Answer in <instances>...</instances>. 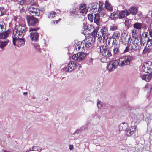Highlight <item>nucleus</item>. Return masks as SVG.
<instances>
[{
  "instance_id": "774afa93",
  "label": "nucleus",
  "mask_w": 152,
  "mask_h": 152,
  "mask_svg": "<svg viewBox=\"0 0 152 152\" xmlns=\"http://www.w3.org/2000/svg\"><path fill=\"white\" fill-rule=\"evenodd\" d=\"M151 16L152 17V11L151 12Z\"/></svg>"
},
{
  "instance_id": "393cba45",
  "label": "nucleus",
  "mask_w": 152,
  "mask_h": 152,
  "mask_svg": "<svg viewBox=\"0 0 152 152\" xmlns=\"http://www.w3.org/2000/svg\"><path fill=\"white\" fill-rule=\"evenodd\" d=\"M100 17L98 13L94 14V22L97 25L99 23V21Z\"/></svg>"
},
{
  "instance_id": "4d7b16f0",
  "label": "nucleus",
  "mask_w": 152,
  "mask_h": 152,
  "mask_svg": "<svg viewBox=\"0 0 152 152\" xmlns=\"http://www.w3.org/2000/svg\"><path fill=\"white\" fill-rule=\"evenodd\" d=\"M73 145H69V149L70 150H72L73 149Z\"/></svg>"
},
{
  "instance_id": "aec40b11",
  "label": "nucleus",
  "mask_w": 152,
  "mask_h": 152,
  "mask_svg": "<svg viewBox=\"0 0 152 152\" xmlns=\"http://www.w3.org/2000/svg\"><path fill=\"white\" fill-rule=\"evenodd\" d=\"M99 4L97 3H93L91 4V10L93 12H96L99 11Z\"/></svg>"
},
{
  "instance_id": "f8f14e48",
  "label": "nucleus",
  "mask_w": 152,
  "mask_h": 152,
  "mask_svg": "<svg viewBox=\"0 0 152 152\" xmlns=\"http://www.w3.org/2000/svg\"><path fill=\"white\" fill-rule=\"evenodd\" d=\"M26 19L29 26H36L38 24V19L34 17H30L27 18Z\"/></svg>"
},
{
  "instance_id": "dca6fc26",
  "label": "nucleus",
  "mask_w": 152,
  "mask_h": 152,
  "mask_svg": "<svg viewBox=\"0 0 152 152\" xmlns=\"http://www.w3.org/2000/svg\"><path fill=\"white\" fill-rule=\"evenodd\" d=\"M92 39V38L90 37L88 38L84 41H83L82 42L83 45L84 44V47L88 48L91 47L92 46L93 42Z\"/></svg>"
},
{
  "instance_id": "052dcab7",
  "label": "nucleus",
  "mask_w": 152,
  "mask_h": 152,
  "mask_svg": "<svg viewBox=\"0 0 152 152\" xmlns=\"http://www.w3.org/2000/svg\"><path fill=\"white\" fill-rule=\"evenodd\" d=\"M146 33H147V38L150 39L151 40V41L152 42V39L151 38H150V36H149V34L148 35V33H147V32H146Z\"/></svg>"
},
{
  "instance_id": "5fc2aeb1",
  "label": "nucleus",
  "mask_w": 152,
  "mask_h": 152,
  "mask_svg": "<svg viewBox=\"0 0 152 152\" xmlns=\"http://www.w3.org/2000/svg\"><path fill=\"white\" fill-rule=\"evenodd\" d=\"M82 132V130L81 129H78L75 131V132L74 133L75 134H78L79 133H81Z\"/></svg>"
},
{
  "instance_id": "423d86ee",
  "label": "nucleus",
  "mask_w": 152,
  "mask_h": 152,
  "mask_svg": "<svg viewBox=\"0 0 152 152\" xmlns=\"http://www.w3.org/2000/svg\"><path fill=\"white\" fill-rule=\"evenodd\" d=\"M100 53L103 56L109 57L112 56V53L107 46L106 45H102L100 48Z\"/></svg>"
},
{
  "instance_id": "72a5a7b5",
  "label": "nucleus",
  "mask_w": 152,
  "mask_h": 152,
  "mask_svg": "<svg viewBox=\"0 0 152 152\" xmlns=\"http://www.w3.org/2000/svg\"><path fill=\"white\" fill-rule=\"evenodd\" d=\"M142 25L141 23L136 22L133 24V27L138 29H140L142 27Z\"/></svg>"
},
{
  "instance_id": "8fccbe9b",
  "label": "nucleus",
  "mask_w": 152,
  "mask_h": 152,
  "mask_svg": "<svg viewBox=\"0 0 152 152\" xmlns=\"http://www.w3.org/2000/svg\"><path fill=\"white\" fill-rule=\"evenodd\" d=\"M92 33L94 36H95L97 37V31L96 30H95L93 28Z\"/></svg>"
},
{
  "instance_id": "13d9d810",
  "label": "nucleus",
  "mask_w": 152,
  "mask_h": 152,
  "mask_svg": "<svg viewBox=\"0 0 152 152\" xmlns=\"http://www.w3.org/2000/svg\"><path fill=\"white\" fill-rule=\"evenodd\" d=\"M34 151L33 150V149H32V148H30L28 150H27L26 151V152H29L30 151Z\"/></svg>"
},
{
  "instance_id": "4468645a",
  "label": "nucleus",
  "mask_w": 152,
  "mask_h": 152,
  "mask_svg": "<svg viewBox=\"0 0 152 152\" xmlns=\"http://www.w3.org/2000/svg\"><path fill=\"white\" fill-rule=\"evenodd\" d=\"M136 127L135 126H129L127 130L125 132V134L128 136H130L133 135L135 132Z\"/></svg>"
},
{
  "instance_id": "6e6552de",
  "label": "nucleus",
  "mask_w": 152,
  "mask_h": 152,
  "mask_svg": "<svg viewBox=\"0 0 152 152\" xmlns=\"http://www.w3.org/2000/svg\"><path fill=\"white\" fill-rule=\"evenodd\" d=\"M147 33L146 32L143 33L141 38L139 39L142 43L144 44L146 43L147 47H149L152 45V41L149 39L147 38Z\"/></svg>"
},
{
  "instance_id": "49530a36",
  "label": "nucleus",
  "mask_w": 152,
  "mask_h": 152,
  "mask_svg": "<svg viewBox=\"0 0 152 152\" xmlns=\"http://www.w3.org/2000/svg\"><path fill=\"white\" fill-rule=\"evenodd\" d=\"M132 34L133 37H135L136 35L137 30L135 29H134L132 31Z\"/></svg>"
},
{
  "instance_id": "4c0bfd02",
  "label": "nucleus",
  "mask_w": 152,
  "mask_h": 152,
  "mask_svg": "<svg viewBox=\"0 0 152 152\" xmlns=\"http://www.w3.org/2000/svg\"><path fill=\"white\" fill-rule=\"evenodd\" d=\"M98 4V8L99 10H103V4L102 2L100 1H99V3Z\"/></svg>"
},
{
  "instance_id": "a211bd4d",
  "label": "nucleus",
  "mask_w": 152,
  "mask_h": 152,
  "mask_svg": "<svg viewBox=\"0 0 152 152\" xmlns=\"http://www.w3.org/2000/svg\"><path fill=\"white\" fill-rule=\"evenodd\" d=\"M118 18L119 19H122L129 15V13L127 10H125L119 12V14H118Z\"/></svg>"
},
{
  "instance_id": "7c9ffc66",
  "label": "nucleus",
  "mask_w": 152,
  "mask_h": 152,
  "mask_svg": "<svg viewBox=\"0 0 152 152\" xmlns=\"http://www.w3.org/2000/svg\"><path fill=\"white\" fill-rule=\"evenodd\" d=\"M110 41H111V42L112 43V45L111 46V47H113L119 45L118 44L117 40L112 38H111V39H110Z\"/></svg>"
},
{
  "instance_id": "a878e982",
  "label": "nucleus",
  "mask_w": 152,
  "mask_h": 152,
  "mask_svg": "<svg viewBox=\"0 0 152 152\" xmlns=\"http://www.w3.org/2000/svg\"><path fill=\"white\" fill-rule=\"evenodd\" d=\"M82 47L83 49L84 48V46L82 42H79L76 44L75 47L77 50H79Z\"/></svg>"
},
{
  "instance_id": "9d476101",
  "label": "nucleus",
  "mask_w": 152,
  "mask_h": 152,
  "mask_svg": "<svg viewBox=\"0 0 152 152\" xmlns=\"http://www.w3.org/2000/svg\"><path fill=\"white\" fill-rule=\"evenodd\" d=\"M86 56V54L83 53H78L73 55L72 58L75 61L81 62L83 61V59Z\"/></svg>"
},
{
  "instance_id": "9b49d317",
  "label": "nucleus",
  "mask_w": 152,
  "mask_h": 152,
  "mask_svg": "<svg viewBox=\"0 0 152 152\" xmlns=\"http://www.w3.org/2000/svg\"><path fill=\"white\" fill-rule=\"evenodd\" d=\"M77 67V65L76 63L73 61H70L66 68L65 69V70L67 72H71L72 71L74 70Z\"/></svg>"
},
{
  "instance_id": "4be33fe9",
  "label": "nucleus",
  "mask_w": 152,
  "mask_h": 152,
  "mask_svg": "<svg viewBox=\"0 0 152 152\" xmlns=\"http://www.w3.org/2000/svg\"><path fill=\"white\" fill-rule=\"evenodd\" d=\"M83 28L84 29V30H85L86 31L87 30L88 31H90L91 29H93L94 28V27L93 26L90 25L89 26L88 25L86 22H85L83 23Z\"/></svg>"
},
{
  "instance_id": "473e14b6",
  "label": "nucleus",
  "mask_w": 152,
  "mask_h": 152,
  "mask_svg": "<svg viewBox=\"0 0 152 152\" xmlns=\"http://www.w3.org/2000/svg\"><path fill=\"white\" fill-rule=\"evenodd\" d=\"M6 13V9L3 7H0V16L4 15Z\"/></svg>"
},
{
  "instance_id": "680f3d73",
  "label": "nucleus",
  "mask_w": 152,
  "mask_h": 152,
  "mask_svg": "<svg viewBox=\"0 0 152 152\" xmlns=\"http://www.w3.org/2000/svg\"><path fill=\"white\" fill-rule=\"evenodd\" d=\"M129 19H126V20H125V22L126 23H128L129 22Z\"/></svg>"
},
{
  "instance_id": "6e6d98bb",
  "label": "nucleus",
  "mask_w": 152,
  "mask_h": 152,
  "mask_svg": "<svg viewBox=\"0 0 152 152\" xmlns=\"http://www.w3.org/2000/svg\"><path fill=\"white\" fill-rule=\"evenodd\" d=\"M129 46H126L125 50L124 51V53L127 52L129 51Z\"/></svg>"
},
{
  "instance_id": "bf43d9fd",
  "label": "nucleus",
  "mask_w": 152,
  "mask_h": 152,
  "mask_svg": "<svg viewBox=\"0 0 152 152\" xmlns=\"http://www.w3.org/2000/svg\"><path fill=\"white\" fill-rule=\"evenodd\" d=\"M149 36H150V37L152 39V31H149Z\"/></svg>"
},
{
  "instance_id": "a18cd8bd",
  "label": "nucleus",
  "mask_w": 152,
  "mask_h": 152,
  "mask_svg": "<svg viewBox=\"0 0 152 152\" xmlns=\"http://www.w3.org/2000/svg\"><path fill=\"white\" fill-rule=\"evenodd\" d=\"M98 41L99 42H101V41L102 40V39H103V37L102 36H101V35L100 34H98Z\"/></svg>"
},
{
  "instance_id": "09e8293b",
  "label": "nucleus",
  "mask_w": 152,
  "mask_h": 152,
  "mask_svg": "<svg viewBox=\"0 0 152 152\" xmlns=\"http://www.w3.org/2000/svg\"><path fill=\"white\" fill-rule=\"evenodd\" d=\"M26 0H22L18 2V4L20 5H22L26 3Z\"/></svg>"
},
{
  "instance_id": "69168bd1",
  "label": "nucleus",
  "mask_w": 152,
  "mask_h": 152,
  "mask_svg": "<svg viewBox=\"0 0 152 152\" xmlns=\"http://www.w3.org/2000/svg\"><path fill=\"white\" fill-rule=\"evenodd\" d=\"M3 152H10L9 151H6V150H3Z\"/></svg>"
},
{
  "instance_id": "f03ea898",
  "label": "nucleus",
  "mask_w": 152,
  "mask_h": 152,
  "mask_svg": "<svg viewBox=\"0 0 152 152\" xmlns=\"http://www.w3.org/2000/svg\"><path fill=\"white\" fill-rule=\"evenodd\" d=\"M142 69L144 72L148 74L141 75V78L142 80H144L146 82H148L152 78V64L151 63H145L142 65Z\"/></svg>"
},
{
  "instance_id": "7ed1b4c3",
  "label": "nucleus",
  "mask_w": 152,
  "mask_h": 152,
  "mask_svg": "<svg viewBox=\"0 0 152 152\" xmlns=\"http://www.w3.org/2000/svg\"><path fill=\"white\" fill-rule=\"evenodd\" d=\"M133 58L130 55H123L120 56L118 59L119 66L123 67L125 65H129Z\"/></svg>"
},
{
  "instance_id": "c9c22d12",
  "label": "nucleus",
  "mask_w": 152,
  "mask_h": 152,
  "mask_svg": "<svg viewBox=\"0 0 152 152\" xmlns=\"http://www.w3.org/2000/svg\"><path fill=\"white\" fill-rule=\"evenodd\" d=\"M98 11L99 12V13H98L100 17H103L105 15V11L104 9L101 10H99Z\"/></svg>"
},
{
  "instance_id": "2f4dec72",
  "label": "nucleus",
  "mask_w": 152,
  "mask_h": 152,
  "mask_svg": "<svg viewBox=\"0 0 152 152\" xmlns=\"http://www.w3.org/2000/svg\"><path fill=\"white\" fill-rule=\"evenodd\" d=\"M56 12L53 11H51L49 12L48 16V18L52 19L53 18L56 16Z\"/></svg>"
},
{
  "instance_id": "a19ab883",
  "label": "nucleus",
  "mask_w": 152,
  "mask_h": 152,
  "mask_svg": "<svg viewBox=\"0 0 152 152\" xmlns=\"http://www.w3.org/2000/svg\"><path fill=\"white\" fill-rule=\"evenodd\" d=\"M149 47L146 46L145 47L144 50L143 51L142 53H149L150 49L149 48H148V47Z\"/></svg>"
},
{
  "instance_id": "f704fd0d",
  "label": "nucleus",
  "mask_w": 152,
  "mask_h": 152,
  "mask_svg": "<svg viewBox=\"0 0 152 152\" xmlns=\"http://www.w3.org/2000/svg\"><path fill=\"white\" fill-rule=\"evenodd\" d=\"M8 42L7 41H0V48L2 49L3 48L5 47L8 44Z\"/></svg>"
},
{
  "instance_id": "bb28decb",
  "label": "nucleus",
  "mask_w": 152,
  "mask_h": 152,
  "mask_svg": "<svg viewBox=\"0 0 152 152\" xmlns=\"http://www.w3.org/2000/svg\"><path fill=\"white\" fill-rule=\"evenodd\" d=\"M6 25L5 23L3 21H0V28L2 31H6Z\"/></svg>"
},
{
  "instance_id": "de8ad7c7",
  "label": "nucleus",
  "mask_w": 152,
  "mask_h": 152,
  "mask_svg": "<svg viewBox=\"0 0 152 152\" xmlns=\"http://www.w3.org/2000/svg\"><path fill=\"white\" fill-rule=\"evenodd\" d=\"M150 116H152V108L150 107L147 111Z\"/></svg>"
},
{
  "instance_id": "c03bdc74",
  "label": "nucleus",
  "mask_w": 152,
  "mask_h": 152,
  "mask_svg": "<svg viewBox=\"0 0 152 152\" xmlns=\"http://www.w3.org/2000/svg\"><path fill=\"white\" fill-rule=\"evenodd\" d=\"M35 48L38 51H40V48L39 47V46L38 44L36 43L34 45Z\"/></svg>"
},
{
  "instance_id": "f257e3e1",
  "label": "nucleus",
  "mask_w": 152,
  "mask_h": 152,
  "mask_svg": "<svg viewBox=\"0 0 152 152\" xmlns=\"http://www.w3.org/2000/svg\"><path fill=\"white\" fill-rule=\"evenodd\" d=\"M27 29L25 26L19 25L15 26L13 30L12 36L14 45L19 47L24 45L25 39L23 37Z\"/></svg>"
},
{
  "instance_id": "c85d7f7f",
  "label": "nucleus",
  "mask_w": 152,
  "mask_h": 152,
  "mask_svg": "<svg viewBox=\"0 0 152 152\" xmlns=\"http://www.w3.org/2000/svg\"><path fill=\"white\" fill-rule=\"evenodd\" d=\"M120 36V33L119 32H115L113 34L111 38L118 40L119 37Z\"/></svg>"
},
{
  "instance_id": "e433bc0d",
  "label": "nucleus",
  "mask_w": 152,
  "mask_h": 152,
  "mask_svg": "<svg viewBox=\"0 0 152 152\" xmlns=\"http://www.w3.org/2000/svg\"><path fill=\"white\" fill-rule=\"evenodd\" d=\"M32 149H33L34 151H37L40 152L42 150V148L36 146H33L32 147Z\"/></svg>"
},
{
  "instance_id": "2eb2a0df",
  "label": "nucleus",
  "mask_w": 152,
  "mask_h": 152,
  "mask_svg": "<svg viewBox=\"0 0 152 152\" xmlns=\"http://www.w3.org/2000/svg\"><path fill=\"white\" fill-rule=\"evenodd\" d=\"M121 38L122 43L125 45H127L131 38L129 36L125 34H123Z\"/></svg>"
},
{
  "instance_id": "39448f33",
  "label": "nucleus",
  "mask_w": 152,
  "mask_h": 152,
  "mask_svg": "<svg viewBox=\"0 0 152 152\" xmlns=\"http://www.w3.org/2000/svg\"><path fill=\"white\" fill-rule=\"evenodd\" d=\"M39 29V27H31L29 28L30 33V38L32 41L35 42L38 40L39 34L37 31Z\"/></svg>"
},
{
  "instance_id": "1a4fd4ad",
  "label": "nucleus",
  "mask_w": 152,
  "mask_h": 152,
  "mask_svg": "<svg viewBox=\"0 0 152 152\" xmlns=\"http://www.w3.org/2000/svg\"><path fill=\"white\" fill-rule=\"evenodd\" d=\"M118 65L119 66L118 61L113 60L110 61L107 65V69L110 72L113 71L116 69Z\"/></svg>"
},
{
  "instance_id": "b1692460",
  "label": "nucleus",
  "mask_w": 152,
  "mask_h": 152,
  "mask_svg": "<svg viewBox=\"0 0 152 152\" xmlns=\"http://www.w3.org/2000/svg\"><path fill=\"white\" fill-rule=\"evenodd\" d=\"M129 12L130 13L133 15H135L138 12V10L136 7H132L129 9Z\"/></svg>"
},
{
  "instance_id": "37998d69",
  "label": "nucleus",
  "mask_w": 152,
  "mask_h": 152,
  "mask_svg": "<svg viewBox=\"0 0 152 152\" xmlns=\"http://www.w3.org/2000/svg\"><path fill=\"white\" fill-rule=\"evenodd\" d=\"M117 26L115 25H112L110 27V30L112 31H114L115 30H117Z\"/></svg>"
},
{
  "instance_id": "412c9836",
  "label": "nucleus",
  "mask_w": 152,
  "mask_h": 152,
  "mask_svg": "<svg viewBox=\"0 0 152 152\" xmlns=\"http://www.w3.org/2000/svg\"><path fill=\"white\" fill-rule=\"evenodd\" d=\"M79 9L76 7L71 9L70 11V14L71 15L74 16L77 14Z\"/></svg>"
},
{
  "instance_id": "864d4df0",
  "label": "nucleus",
  "mask_w": 152,
  "mask_h": 152,
  "mask_svg": "<svg viewBox=\"0 0 152 152\" xmlns=\"http://www.w3.org/2000/svg\"><path fill=\"white\" fill-rule=\"evenodd\" d=\"M101 61L103 63L106 62L107 61V58H103L101 59Z\"/></svg>"
},
{
  "instance_id": "c756f323",
  "label": "nucleus",
  "mask_w": 152,
  "mask_h": 152,
  "mask_svg": "<svg viewBox=\"0 0 152 152\" xmlns=\"http://www.w3.org/2000/svg\"><path fill=\"white\" fill-rule=\"evenodd\" d=\"M119 45L113 47V52L114 54H118L120 53Z\"/></svg>"
},
{
  "instance_id": "0eeeda50",
  "label": "nucleus",
  "mask_w": 152,
  "mask_h": 152,
  "mask_svg": "<svg viewBox=\"0 0 152 152\" xmlns=\"http://www.w3.org/2000/svg\"><path fill=\"white\" fill-rule=\"evenodd\" d=\"M33 2V1H31ZM28 10L29 13L33 16H39L40 15L39 10L34 4L33 3L28 8Z\"/></svg>"
},
{
  "instance_id": "20e7f679",
  "label": "nucleus",
  "mask_w": 152,
  "mask_h": 152,
  "mask_svg": "<svg viewBox=\"0 0 152 152\" xmlns=\"http://www.w3.org/2000/svg\"><path fill=\"white\" fill-rule=\"evenodd\" d=\"M141 46L140 41L137 38H135L134 40L132 39L130 43L129 46L132 50H139Z\"/></svg>"
},
{
  "instance_id": "ddd939ff",
  "label": "nucleus",
  "mask_w": 152,
  "mask_h": 152,
  "mask_svg": "<svg viewBox=\"0 0 152 152\" xmlns=\"http://www.w3.org/2000/svg\"><path fill=\"white\" fill-rule=\"evenodd\" d=\"M100 34L102 36L103 39V40H107L108 38V30L107 27H102L100 29Z\"/></svg>"
},
{
  "instance_id": "5701e85b",
  "label": "nucleus",
  "mask_w": 152,
  "mask_h": 152,
  "mask_svg": "<svg viewBox=\"0 0 152 152\" xmlns=\"http://www.w3.org/2000/svg\"><path fill=\"white\" fill-rule=\"evenodd\" d=\"M10 33L9 30L3 32L2 31L0 33V39H5L7 37L8 34Z\"/></svg>"
},
{
  "instance_id": "338daca9",
  "label": "nucleus",
  "mask_w": 152,
  "mask_h": 152,
  "mask_svg": "<svg viewBox=\"0 0 152 152\" xmlns=\"http://www.w3.org/2000/svg\"><path fill=\"white\" fill-rule=\"evenodd\" d=\"M23 11V7H22V8L21 9V12H22V11Z\"/></svg>"
},
{
  "instance_id": "58836bf2",
  "label": "nucleus",
  "mask_w": 152,
  "mask_h": 152,
  "mask_svg": "<svg viewBox=\"0 0 152 152\" xmlns=\"http://www.w3.org/2000/svg\"><path fill=\"white\" fill-rule=\"evenodd\" d=\"M88 18L89 20L91 22H92L94 20V15L92 14H89L88 15Z\"/></svg>"
},
{
  "instance_id": "cd10ccee",
  "label": "nucleus",
  "mask_w": 152,
  "mask_h": 152,
  "mask_svg": "<svg viewBox=\"0 0 152 152\" xmlns=\"http://www.w3.org/2000/svg\"><path fill=\"white\" fill-rule=\"evenodd\" d=\"M105 8L107 10L111 11L113 10V8L111 5L107 1L105 2V4L104 6Z\"/></svg>"
},
{
  "instance_id": "79ce46f5",
  "label": "nucleus",
  "mask_w": 152,
  "mask_h": 152,
  "mask_svg": "<svg viewBox=\"0 0 152 152\" xmlns=\"http://www.w3.org/2000/svg\"><path fill=\"white\" fill-rule=\"evenodd\" d=\"M111 16L113 18H118V14L116 13H111Z\"/></svg>"
},
{
  "instance_id": "f3484780",
  "label": "nucleus",
  "mask_w": 152,
  "mask_h": 152,
  "mask_svg": "<svg viewBox=\"0 0 152 152\" xmlns=\"http://www.w3.org/2000/svg\"><path fill=\"white\" fill-rule=\"evenodd\" d=\"M129 126L128 124L125 122H123L119 126V129L120 131H124L125 132L127 130Z\"/></svg>"
},
{
  "instance_id": "3c124183",
  "label": "nucleus",
  "mask_w": 152,
  "mask_h": 152,
  "mask_svg": "<svg viewBox=\"0 0 152 152\" xmlns=\"http://www.w3.org/2000/svg\"><path fill=\"white\" fill-rule=\"evenodd\" d=\"M111 39V38H109L107 39V40L106 41V43H107L108 45H109L110 46V42H111V41H110V39Z\"/></svg>"
},
{
  "instance_id": "6ab92c4d",
  "label": "nucleus",
  "mask_w": 152,
  "mask_h": 152,
  "mask_svg": "<svg viewBox=\"0 0 152 152\" xmlns=\"http://www.w3.org/2000/svg\"><path fill=\"white\" fill-rule=\"evenodd\" d=\"M79 10L80 13H85L86 14L88 12V10L86 9V7L85 4H81L79 7Z\"/></svg>"
},
{
  "instance_id": "e2e57ef3",
  "label": "nucleus",
  "mask_w": 152,
  "mask_h": 152,
  "mask_svg": "<svg viewBox=\"0 0 152 152\" xmlns=\"http://www.w3.org/2000/svg\"><path fill=\"white\" fill-rule=\"evenodd\" d=\"M23 94L24 95L26 96L27 95V92H24L23 93Z\"/></svg>"
},
{
  "instance_id": "603ef678",
  "label": "nucleus",
  "mask_w": 152,
  "mask_h": 152,
  "mask_svg": "<svg viewBox=\"0 0 152 152\" xmlns=\"http://www.w3.org/2000/svg\"><path fill=\"white\" fill-rule=\"evenodd\" d=\"M61 20V19L60 18L58 20H53V21H52L51 22V24H54L55 23V22H56V23L57 24L58 23V22L59 21H60Z\"/></svg>"
},
{
  "instance_id": "0e129e2a",
  "label": "nucleus",
  "mask_w": 152,
  "mask_h": 152,
  "mask_svg": "<svg viewBox=\"0 0 152 152\" xmlns=\"http://www.w3.org/2000/svg\"><path fill=\"white\" fill-rule=\"evenodd\" d=\"M150 27L152 31V23H151V24L150 25Z\"/></svg>"
},
{
  "instance_id": "ea45409f",
  "label": "nucleus",
  "mask_w": 152,
  "mask_h": 152,
  "mask_svg": "<svg viewBox=\"0 0 152 152\" xmlns=\"http://www.w3.org/2000/svg\"><path fill=\"white\" fill-rule=\"evenodd\" d=\"M97 106L99 109H100L102 107L101 102L98 99L97 100Z\"/></svg>"
}]
</instances>
